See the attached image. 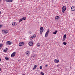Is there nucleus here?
Returning a JSON list of instances; mask_svg holds the SVG:
<instances>
[{"mask_svg": "<svg viewBox=\"0 0 75 75\" xmlns=\"http://www.w3.org/2000/svg\"><path fill=\"white\" fill-rule=\"evenodd\" d=\"M33 38L32 36H31L30 37V40H33Z\"/></svg>", "mask_w": 75, "mask_h": 75, "instance_id": "nucleus-24", "label": "nucleus"}, {"mask_svg": "<svg viewBox=\"0 0 75 75\" xmlns=\"http://www.w3.org/2000/svg\"><path fill=\"white\" fill-rule=\"evenodd\" d=\"M65 39H66V35L65 34L63 36V41H64L65 40Z\"/></svg>", "mask_w": 75, "mask_h": 75, "instance_id": "nucleus-10", "label": "nucleus"}, {"mask_svg": "<svg viewBox=\"0 0 75 75\" xmlns=\"http://www.w3.org/2000/svg\"><path fill=\"white\" fill-rule=\"evenodd\" d=\"M64 45H67V43L65 42H63Z\"/></svg>", "mask_w": 75, "mask_h": 75, "instance_id": "nucleus-25", "label": "nucleus"}, {"mask_svg": "<svg viewBox=\"0 0 75 75\" xmlns=\"http://www.w3.org/2000/svg\"><path fill=\"white\" fill-rule=\"evenodd\" d=\"M5 1L6 2H7V1H8V0H5Z\"/></svg>", "mask_w": 75, "mask_h": 75, "instance_id": "nucleus-33", "label": "nucleus"}, {"mask_svg": "<svg viewBox=\"0 0 75 75\" xmlns=\"http://www.w3.org/2000/svg\"><path fill=\"white\" fill-rule=\"evenodd\" d=\"M3 44H0V48L3 47Z\"/></svg>", "mask_w": 75, "mask_h": 75, "instance_id": "nucleus-19", "label": "nucleus"}, {"mask_svg": "<svg viewBox=\"0 0 75 75\" xmlns=\"http://www.w3.org/2000/svg\"><path fill=\"white\" fill-rule=\"evenodd\" d=\"M40 74H41V75H44V73L42 72H41Z\"/></svg>", "mask_w": 75, "mask_h": 75, "instance_id": "nucleus-27", "label": "nucleus"}, {"mask_svg": "<svg viewBox=\"0 0 75 75\" xmlns=\"http://www.w3.org/2000/svg\"><path fill=\"white\" fill-rule=\"evenodd\" d=\"M71 11H75V6H73L71 8Z\"/></svg>", "mask_w": 75, "mask_h": 75, "instance_id": "nucleus-6", "label": "nucleus"}, {"mask_svg": "<svg viewBox=\"0 0 75 75\" xmlns=\"http://www.w3.org/2000/svg\"><path fill=\"white\" fill-rule=\"evenodd\" d=\"M59 18V17L58 16H56L55 17V19L56 20H58Z\"/></svg>", "mask_w": 75, "mask_h": 75, "instance_id": "nucleus-14", "label": "nucleus"}, {"mask_svg": "<svg viewBox=\"0 0 75 75\" xmlns=\"http://www.w3.org/2000/svg\"><path fill=\"white\" fill-rule=\"evenodd\" d=\"M37 47H39L40 46V45L39 43H38L37 44Z\"/></svg>", "mask_w": 75, "mask_h": 75, "instance_id": "nucleus-15", "label": "nucleus"}, {"mask_svg": "<svg viewBox=\"0 0 75 75\" xmlns=\"http://www.w3.org/2000/svg\"><path fill=\"white\" fill-rule=\"evenodd\" d=\"M33 38H34L36 37V35H34L33 36H32Z\"/></svg>", "mask_w": 75, "mask_h": 75, "instance_id": "nucleus-17", "label": "nucleus"}, {"mask_svg": "<svg viewBox=\"0 0 75 75\" xmlns=\"http://www.w3.org/2000/svg\"><path fill=\"white\" fill-rule=\"evenodd\" d=\"M5 59H6V60H8V57H6L5 58Z\"/></svg>", "mask_w": 75, "mask_h": 75, "instance_id": "nucleus-22", "label": "nucleus"}, {"mask_svg": "<svg viewBox=\"0 0 75 75\" xmlns=\"http://www.w3.org/2000/svg\"><path fill=\"white\" fill-rule=\"evenodd\" d=\"M12 2L13 0H8L7 2Z\"/></svg>", "mask_w": 75, "mask_h": 75, "instance_id": "nucleus-21", "label": "nucleus"}, {"mask_svg": "<svg viewBox=\"0 0 75 75\" xmlns=\"http://www.w3.org/2000/svg\"><path fill=\"white\" fill-rule=\"evenodd\" d=\"M15 55H16V52H14L11 55V57H14V56H15Z\"/></svg>", "mask_w": 75, "mask_h": 75, "instance_id": "nucleus-11", "label": "nucleus"}, {"mask_svg": "<svg viewBox=\"0 0 75 75\" xmlns=\"http://www.w3.org/2000/svg\"><path fill=\"white\" fill-rule=\"evenodd\" d=\"M29 34H31V33H32V32H29Z\"/></svg>", "mask_w": 75, "mask_h": 75, "instance_id": "nucleus-30", "label": "nucleus"}, {"mask_svg": "<svg viewBox=\"0 0 75 75\" xmlns=\"http://www.w3.org/2000/svg\"><path fill=\"white\" fill-rule=\"evenodd\" d=\"M24 44V43L23 42H21L19 44V45L20 46H23V45Z\"/></svg>", "mask_w": 75, "mask_h": 75, "instance_id": "nucleus-5", "label": "nucleus"}, {"mask_svg": "<svg viewBox=\"0 0 75 75\" xmlns=\"http://www.w3.org/2000/svg\"><path fill=\"white\" fill-rule=\"evenodd\" d=\"M2 27V25H0V28H1Z\"/></svg>", "mask_w": 75, "mask_h": 75, "instance_id": "nucleus-31", "label": "nucleus"}, {"mask_svg": "<svg viewBox=\"0 0 75 75\" xmlns=\"http://www.w3.org/2000/svg\"><path fill=\"white\" fill-rule=\"evenodd\" d=\"M5 0L6 1V0Z\"/></svg>", "mask_w": 75, "mask_h": 75, "instance_id": "nucleus-39", "label": "nucleus"}, {"mask_svg": "<svg viewBox=\"0 0 75 75\" xmlns=\"http://www.w3.org/2000/svg\"><path fill=\"white\" fill-rule=\"evenodd\" d=\"M49 31H50V30H49V29H48L47 30V32L46 33H45L46 37H48V33H49Z\"/></svg>", "mask_w": 75, "mask_h": 75, "instance_id": "nucleus-3", "label": "nucleus"}, {"mask_svg": "<svg viewBox=\"0 0 75 75\" xmlns=\"http://www.w3.org/2000/svg\"><path fill=\"white\" fill-rule=\"evenodd\" d=\"M40 69H42V66H40Z\"/></svg>", "mask_w": 75, "mask_h": 75, "instance_id": "nucleus-28", "label": "nucleus"}, {"mask_svg": "<svg viewBox=\"0 0 75 75\" xmlns=\"http://www.w3.org/2000/svg\"><path fill=\"white\" fill-rule=\"evenodd\" d=\"M23 21V19H20L19 20V22H21Z\"/></svg>", "mask_w": 75, "mask_h": 75, "instance_id": "nucleus-23", "label": "nucleus"}, {"mask_svg": "<svg viewBox=\"0 0 75 75\" xmlns=\"http://www.w3.org/2000/svg\"><path fill=\"white\" fill-rule=\"evenodd\" d=\"M45 67H48V65H45Z\"/></svg>", "mask_w": 75, "mask_h": 75, "instance_id": "nucleus-32", "label": "nucleus"}, {"mask_svg": "<svg viewBox=\"0 0 75 75\" xmlns=\"http://www.w3.org/2000/svg\"><path fill=\"white\" fill-rule=\"evenodd\" d=\"M1 69H0V71H1Z\"/></svg>", "mask_w": 75, "mask_h": 75, "instance_id": "nucleus-37", "label": "nucleus"}, {"mask_svg": "<svg viewBox=\"0 0 75 75\" xmlns=\"http://www.w3.org/2000/svg\"><path fill=\"white\" fill-rule=\"evenodd\" d=\"M22 19V20H25L26 18H25L23 17Z\"/></svg>", "mask_w": 75, "mask_h": 75, "instance_id": "nucleus-26", "label": "nucleus"}, {"mask_svg": "<svg viewBox=\"0 0 75 75\" xmlns=\"http://www.w3.org/2000/svg\"><path fill=\"white\" fill-rule=\"evenodd\" d=\"M66 8H66V6H64L62 7V10L63 13H64L65 11L66 10Z\"/></svg>", "mask_w": 75, "mask_h": 75, "instance_id": "nucleus-2", "label": "nucleus"}, {"mask_svg": "<svg viewBox=\"0 0 75 75\" xmlns=\"http://www.w3.org/2000/svg\"><path fill=\"white\" fill-rule=\"evenodd\" d=\"M54 63H58L59 62V60L57 59H55L54 61Z\"/></svg>", "mask_w": 75, "mask_h": 75, "instance_id": "nucleus-12", "label": "nucleus"}, {"mask_svg": "<svg viewBox=\"0 0 75 75\" xmlns=\"http://www.w3.org/2000/svg\"><path fill=\"white\" fill-rule=\"evenodd\" d=\"M4 52H7V50H8V49L7 48H6L5 49H4Z\"/></svg>", "mask_w": 75, "mask_h": 75, "instance_id": "nucleus-16", "label": "nucleus"}, {"mask_svg": "<svg viewBox=\"0 0 75 75\" xmlns=\"http://www.w3.org/2000/svg\"><path fill=\"white\" fill-rule=\"evenodd\" d=\"M1 14V11H0V14Z\"/></svg>", "mask_w": 75, "mask_h": 75, "instance_id": "nucleus-34", "label": "nucleus"}, {"mask_svg": "<svg viewBox=\"0 0 75 75\" xmlns=\"http://www.w3.org/2000/svg\"><path fill=\"white\" fill-rule=\"evenodd\" d=\"M6 45H11V42L10 41H7L6 42Z\"/></svg>", "mask_w": 75, "mask_h": 75, "instance_id": "nucleus-7", "label": "nucleus"}, {"mask_svg": "<svg viewBox=\"0 0 75 75\" xmlns=\"http://www.w3.org/2000/svg\"><path fill=\"white\" fill-rule=\"evenodd\" d=\"M3 31L4 32V33H5V34H7V33H8V31L7 30H4Z\"/></svg>", "mask_w": 75, "mask_h": 75, "instance_id": "nucleus-9", "label": "nucleus"}, {"mask_svg": "<svg viewBox=\"0 0 75 75\" xmlns=\"http://www.w3.org/2000/svg\"><path fill=\"white\" fill-rule=\"evenodd\" d=\"M57 67H59V64H58V65H57Z\"/></svg>", "mask_w": 75, "mask_h": 75, "instance_id": "nucleus-29", "label": "nucleus"}, {"mask_svg": "<svg viewBox=\"0 0 75 75\" xmlns=\"http://www.w3.org/2000/svg\"><path fill=\"white\" fill-rule=\"evenodd\" d=\"M37 65H35L33 69H35V68H37Z\"/></svg>", "mask_w": 75, "mask_h": 75, "instance_id": "nucleus-20", "label": "nucleus"}, {"mask_svg": "<svg viewBox=\"0 0 75 75\" xmlns=\"http://www.w3.org/2000/svg\"><path fill=\"white\" fill-rule=\"evenodd\" d=\"M30 52L29 51H28L26 52V55H27L28 56L30 55Z\"/></svg>", "mask_w": 75, "mask_h": 75, "instance_id": "nucleus-8", "label": "nucleus"}, {"mask_svg": "<svg viewBox=\"0 0 75 75\" xmlns=\"http://www.w3.org/2000/svg\"><path fill=\"white\" fill-rule=\"evenodd\" d=\"M23 75H25V74H23Z\"/></svg>", "mask_w": 75, "mask_h": 75, "instance_id": "nucleus-38", "label": "nucleus"}, {"mask_svg": "<svg viewBox=\"0 0 75 75\" xmlns=\"http://www.w3.org/2000/svg\"><path fill=\"white\" fill-rule=\"evenodd\" d=\"M29 45L30 46H33L34 45V43L33 42H29Z\"/></svg>", "mask_w": 75, "mask_h": 75, "instance_id": "nucleus-4", "label": "nucleus"}, {"mask_svg": "<svg viewBox=\"0 0 75 75\" xmlns=\"http://www.w3.org/2000/svg\"><path fill=\"white\" fill-rule=\"evenodd\" d=\"M17 24L16 22L12 23V25H17Z\"/></svg>", "mask_w": 75, "mask_h": 75, "instance_id": "nucleus-13", "label": "nucleus"}, {"mask_svg": "<svg viewBox=\"0 0 75 75\" xmlns=\"http://www.w3.org/2000/svg\"><path fill=\"white\" fill-rule=\"evenodd\" d=\"M44 31V28L42 27H40V34H42V32Z\"/></svg>", "mask_w": 75, "mask_h": 75, "instance_id": "nucleus-1", "label": "nucleus"}, {"mask_svg": "<svg viewBox=\"0 0 75 75\" xmlns=\"http://www.w3.org/2000/svg\"><path fill=\"white\" fill-rule=\"evenodd\" d=\"M57 31L56 30L55 32H54L53 33L54 34H57Z\"/></svg>", "mask_w": 75, "mask_h": 75, "instance_id": "nucleus-18", "label": "nucleus"}, {"mask_svg": "<svg viewBox=\"0 0 75 75\" xmlns=\"http://www.w3.org/2000/svg\"><path fill=\"white\" fill-rule=\"evenodd\" d=\"M0 61H1V59L0 58Z\"/></svg>", "mask_w": 75, "mask_h": 75, "instance_id": "nucleus-36", "label": "nucleus"}, {"mask_svg": "<svg viewBox=\"0 0 75 75\" xmlns=\"http://www.w3.org/2000/svg\"><path fill=\"white\" fill-rule=\"evenodd\" d=\"M32 57H33V58H34V56H32Z\"/></svg>", "mask_w": 75, "mask_h": 75, "instance_id": "nucleus-35", "label": "nucleus"}]
</instances>
